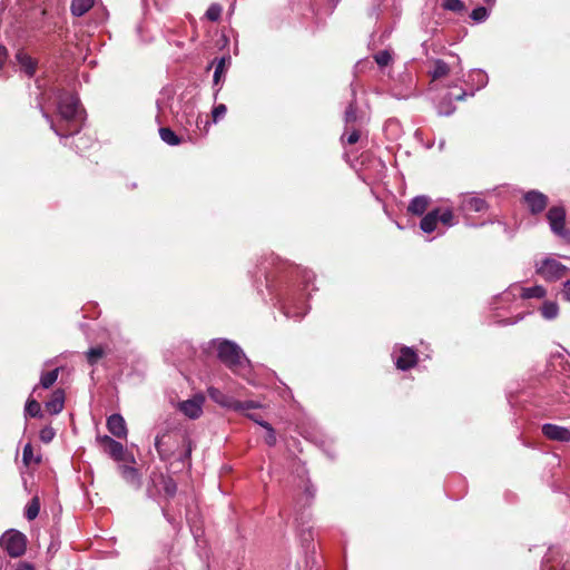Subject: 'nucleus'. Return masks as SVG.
<instances>
[{"instance_id": "nucleus-1", "label": "nucleus", "mask_w": 570, "mask_h": 570, "mask_svg": "<svg viewBox=\"0 0 570 570\" xmlns=\"http://www.w3.org/2000/svg\"><path fill=\"white\" fill-rule=\"evenodd\" d=\"M43 117L50 122L51 129L61 138L76 135L80 131L83 112L79 106V99L69 94H62L58 100L59 119L55 122L46 112Z\"/></svg>"}, {"instance_id": "nucleus-2", "label": "nucleus", "mask_w": 570, "mask_h": 570, "mask_svg": "<svg viewBox=\"0 0 570 570\" xmlns=\"http://www.w3.org/2000/svg\"><path fill=\"white\" fill-rule=\"evenodd\" d=\"M218 358L229 367L234 373L240 374L248 365V360L235 343L223 340L214 341Z\"/></svg>"}, {"instance_id": "nucleus-3", "label": "nucleus", "mask_w": 570, "mask_h": 570, "mask_svg": "<svg viewBox=\"0 0 570 570\" xmlns=\"http://www.w3.org/2000/svg\"><path fill=\"white\" fill-rule=\"evenodd\" d=\"M535 273L547 282H556L561 279L568 272V267L552 257H546L537 262Z\"/></svg>"}, {"instance_id": "nucleus-4", "label": "nucleus", "mask_w": 570, "mask_h": 570, "mask_svg": "<svg viewBox=\"0 0 570 570\" xmlns=\"http://www.w3.org/2000/svg\"><path fill=\"white\" fill-rule=\"evenodd\" d=\"M0 546L10 557H21L26 552V535L13 529L8 530L1 535Z\"/></svg>"}, {"instance_id": "nucleus-5", "label": "nucleus", "mask_w": 570, "mask_h": 570, "mask_svg": "<svg viewBox=\"0 0 570 570\" xmlns=\"http://www.w3.org/2000/svg\"><path fill=\"white\" fill-rule=\"evenodd\" d=\"M551 230L563 238H568L569 232L564 228L566 210L561 206H553L547 214Z\"/></svg>"}, {"instance_id": "nucleus-6", "label": "nucleus", "mask_w": 570, "mask_h": 570, "mask_svg": "<svg viewBox=\"0 0 570 570\" xmlns=\"http://www.w3.org/2000/svg\"><path fill=\"white\" fill-rule=\"evenodd\" d=\"M459 207L462 213L469 215L471 213L485 212L488 209V204L481 197H478L472 194H465L461 197Z\"/></svg>"}, {"instance_id": "nucleus-7", "label": "nucleus", "mask_w": 570, "mask_h": 570, "mask_svg": "<svg viewBox=\"0 0 570 570\" xmlns=\"http://www.w3.org/2000/svg\"><path fill=\"white\" fill-rule=\"evenodd\" d=\"M205 397L202 394L195 395L193 399L183 401L178 404V409L187 417L195 420L198 419L203 413V404Z\"/></svg>"}, {"instance_id": "nucleus-8", "label": "nucleus", "mask_w": 570, "mask_h": 570, "mask_svg": "<svg viewBox=\"0 0 570 570\" xmlns=\"http://www.w3.org/2000/svg\"><path fill=\"white\" fill-rule=\"evenodd\" d=\"M542 434L552 441L570 442V430L552 423H546L541 428Z\"/></svg>"}, {"instance_id": "nucleus-9", "label": "nucleus", "mask_w": 570, "mask_h": 570, "mask_svg": "<svg viewBox=\"0 0 570 570\" xmlns=\"http://www.w3.org/2000/svg\"><path fill=\"white\" fill-rule=\"evenodd\" d=\"M97 441L99 442L104 451L108 453L112 459H115L116 461L122 460L124 445L120 442L114 440L108 435L99 436Z\"/></svg>"}, {"instance_id": "nucleus-10", "label": "nucleus", "mask_w": 570, "mask_h": 570, "mask_svg": "<svg viewBox=\"0 0 570 570\" xmlns=\"http://www.w3.org/2000/svg\"><path fill=\"white\" fill-rule=\"evenodd\" d=\"M524 202L532 214H539L547 207L548 198L540 191L530 190L524 195Z\"/></svg>"}, {"instance_id": "nucleus-11", "label": "nucleus", "mask_w": 570, "mask_h": 570, "mask_svg": "<svg viewBox=\"0 0 570 570\" xmlns=\"http://www.w3.org/2000/svg\"><path fill=\"white\" fill-rule=\"evenodd\" d=\"M108 431L118 439L127 438V426L124 417L120 414H112L107 420Z\"/></svg>"}, {"instance_id": "nucleus-12", "label": "nucleus", "mask_w": 570, "mask_h": 570, "mask_svg": "<svg viewBox=\"0 0 570 570\" xmlns=\"http://www.w3.org/2000/svg\"><path fill=\"white\" fill-rule=\"evenodd\" d=\"M417 355L414 350L410 347H402L400 350V355L395 360V365L397 368L405 371L413 367L416 364Z\"/></svg>"}, {"instance_id": "nucleus-13", "label": "nucleus", "mask_w": 570, "mask_h": 570, "mask_svg": "<svg viewBox=\"0 0 570 570\" xmlns=\"http://www.w3.org/2000/svg\"><path fill=\"white\" fill-rule=\"evenodd\" d=\"M207 393L210 400L217 403L218 405L228 410H234L236 400L233 396L225 394L224 392L214 386H209L207 389Z\"/></svg>"}, {"instance_id": "nucleus-14", "label": "nucleus", "mask_w": 570, "mask_h": 570, "mask_svg": "<svg viewBox=\"0 0 570 570\" xmlns=\"http://www.w3.org/2000/svg\"><path fill=\"white\" fill-rule=\"evenodd\" d=\"M173 434L166 432L161 435H157L155 440V448L161 460L169 459L175 451L174 444H168L167 439L171 438Z\"/></svg>"}, {"instance_id": "nucleus-15", "label": "nucleus", "mask_w": 570, "mask_h": 570, "mask_svg": "<svg viewBox=\"0 0 570 570\" xmlns=\"http://www.w3.org/2000/svg\"><path fill=\"white\" fill-rule=\"evenodd\" d=\"M65 405V392L58 389L52 392L50 399L46 402V410L50 414H59L63 410Z\"/></svg>"}, {"instance_id": "nucleus-16", "label": "nucleus", "mask_w": 570, "mask_h": 570, "mask_svg": "<svg viewBox=\"0 0 570 570\" xmlns=\"http://www.w3.org/2000/svg\"><path fill=\"white\" fill-rule=\"evenodd\" d=\"M118 470H119V473L120 475L124 478V480L135 487V488H139L140 487V475L138 473V470L134 466H130V465H126V464H120L118 466Z\"/></svg>"}, {"instance_id": "nucleus-17", "label": "nucleus", "mask_w": 570, "mask_h": 570, "mask_svg": "<svg viewBox=\"0 0 570 570\" xmlns=\"http://www.w3.org/2000/svg\"><path fill=\"white\" fill-rule=\"evenodd\" d=\"M284 314L288 318H294L296 321L301 320L307 313V305L305 302L299 301L296 304H287L283 306Z\"/></svg>"}, {"instance_id": "nucleus-18", "label": "nucleus", "mask_w": 570, "mask_h": 570, "mask_svg": "<svg viewBox=\"0 0 570 570\" xmlns=\"http://www.w3.org/2000/svg\"><path fill=\"white\" fill-rule=\"evenodd\" d=\"M16 60L20 65L21 70L29 77H32L36 72V62L23 51H18Z\"/></svg>"}, {"instance_id": "nucleus-19", "label": "nucleus", "mask_w": 570, "mask_h": 570, "mask_svg": "<svg viewBox=\"0 0 570 570\" xmlns=\"http://www.w3.org/2000/svg\"><path fill=\"white\" fill-rule=\"evenodd\" d=\"M430 204V198L428 196L421 195L414 197L407 207L409 213L413 215L421 216L425 213Z\"/></svg>"}, {"instance_id": "nucleus-20", "label": "nucleus", "mask_w": 570, "mask_h": 570, "mask_svg": "<svg viewBox=\"0 0 570 570\" xmlns=\"http://www.w3.org/2000/svg\"><path fill=\"white\" fill-rule=\"evenodd\" d=\"M438 214L439 209H434L430 213H428L420 223V227L424 233H432L436 229L438 226Z\"/></svg>"}, {"instance_id": "nucleus-21", "label": "nucleus", "mask_w": 570, "mask_h": 570, "mask_svg": "<svg viewBox=\"0 0 570 570\" xmlns=\"http://www.w3.org/2000/svg\"><path fill=\"white\" fill-rule=\"evenodd\" d=\"M94 6V0H72L71 12L73 16L81 17Z\"/></svg>"}, {"instance_id": "nucleus-22", "label": "nucleus", "mask_w": 570, "mask_h": 570, "mask_svg": "<svg viewBox=\"0 0 570 570\" xmlns=\"http://www.w3.org/2000/svg\"><path fill=\"white\" fill-rule=\"evenodd\" d=\"M519 289L522 298H543L547 294L546 288L541 285L520 287Z\"/></svg>"}, {"instance_id": "nucleus-23", "label": "nucleus", "mask_w": 570, "mask_h": 570, "mask_svg": "<svg viewBox=\"0 0 570 570\" xmlns=\"http://www.w3.org/2000/svg\"><path fill=\"white\" fill-rule=\"evenodd\" d=\"M541 315L546 318V320H553L558 316L559 314V306L556 302H552V301H546L541 308Z\"/></svg>"}, {"instance_id": "nucleus-24", "label": "nucleus", "mask_w": 570, "mask_h": 570, "mask_svg": "<svg viewBox=\"0 0 570 570\" xmlns=\"http://www.w3.org/2000/svg\"><path fill=\"white\" fill-rule=\"evenodd\" d=\"M159 136L161 140L169 146H177L180 144V138L168 127L160 128Z\"/></svg>"}, {"instance_id": "nucleus-25", "label": "nucleus", "mask_w": 570, "mask_h": 570, "mask_svg": "<svg viewBox=\"0 0 570 570\" xmlns=\"http://www.w3.org/2000/svg\"><path fill=\"white\" fill-rule=\"evenodd\" d=\"M58 375H59V368H55L50 372L42 373L40 376L39 385L42 389L51 387L56 383Z\"/></svg>"}, {"instance_id": "nucleus-26", "label": "nucleus", "mask_w": 570, "mask_h": 570, "mask_svg": "<svg viewBox=\"0 0 570 570\" xmlns=\"http://www.w3.org/2000/svg\"><path fill=\"white\" fill-rule=\"evenodd\" d=\"M358 120H360V118H358V116L356 114V107L352 102V104L348 105V107L345 110V115H344L345 128L350 129V126L351 127L352 126H356Z\"/></svg>"}, {"instance_id": "nucleus-27", "label": "nucleus", "mask_w": 570, "mask_h": 570, "mask_svg": "<svg viewBox=\"0 0 570 570\" xmlns=\"http://www.w3.org/2000/svg\"><path fill=\"white\" fill-rule=\"evenodd\" d=\"M452 97L446 95L438 105V112L441 116H450L455 110L452 104Z\"/></svg>"}, {"instance_id": "nucleus-28", "label": "nucleus", "mask_w": 570, "mask_h": 570, "mask_svg": "<svg viewBox=\"0 0 570 570\" xmlns=\"http://www.w3.org/2000/svg\"><path fill=\"white\" fill-rule=\"evenodd\" d=\"M39 511H40V501L37 497H35L27 504L26 510H24V515L29 521H31L38 517Z\"/></svg>"}, {"instance_id": "nucleus-29", "label": "nucleus", "mask_w": 570, "mask_h": 570, "mask_svg": "<svg viewBox=\"0 0 570 570\" xmlns=\"http://www.w3.org/2000/svg\"><path fill=\"white\" fill-rule=\"evenodd\" d=\"M262 407V404L257 401H237L235 402L234 411L242 412L244 414L249 413L252 410Z\"/></svg>"}, {"instance_id": "nucleus-30", "label": "nucleus", "mask_w": 570, "mask_h": 570, "mask_svg": "<svg viewBox=\"0 0 570 570\" xmlns=\"http://www.w3.org/2000/svg\"><path fill=\"white\" fill-rule=\"evenodd\" d=\"M360 139V131L357 126H350V129L345 128V132L342 136V141L348 145H354Z\"/></svg>"}, {"instance_id": "nucleus-31", "label": "nucleus", "mask_w": 570, "mask_h": 570, "mask_svg": "<svg viewBox=\"0 0 570 570\" xmlns=\"http://www.w3.org/2000/svg\"><path fill=\"white\" fill-rule=\"evenodd\" d=\"M449 71H450V69H449L448 63L444 62L443 60L439 59L434 62V68L431 71V76L433 79H439V78L446 76L449 73Z\"/></svg>"}, {"instance_id": "nucleus-32", "label": "nucleus", "mask_w": 570, "mask_h": 570, "mask_svg": "<svg viewBox=\"0 0 570 570\" xmlns=\"http://www.w3.org/2000/svg\"><path fill=\"white\" fill-rule=\"evenodd\" d=\"M24 412L31 417H38L41 415L40 404L35 399H29L26 403Z\"/></svg>"}, {"instance_id": "nucleus-33", "label": "nucleus", "mask_w": 570, "mask_h": 570, "mask_svg": "<svg viewBox=\"0 0 570 570\" xmlns=\"http://www.w3.org/2000/svg\"><path fill=\"white\" fill-rule=\"evenodd\" d=\"M22 460L26 465H30L31 463L40 462V458L33 455V449L30 443L26 444L23 448Z\"/></svg>"}, {"instance_id": "nucleus-34", "label": "nucleus", "mask_w": 570, "mask_h": 570, "mask_svg": "<svg viewBox=\"0 0 570 570\" xmlns=\"http://www.w3.org/2000/svg\"><path fill=\"white\" fill-rule=\"evenodd\" d=\"M442 8L448 11L462 12L465 6L461 0H443Z\"/></svg>"}, {"instance_id": "nucleus-35", "label": "nucleus", "mask_w": 570, "mask_h": 570, "mask_svg": "<svg viewBox=\"0 0 570 570\" xmlns=\"http://www.w3.org/2000/svg\"><path fill=\"white\" fill-rule=\"evenodd\" d=\"M374 60L380 67H386L392 61V55L389 50H382L374 56Z\"/></svg>"}, {"instance_id": "nucleus-36", "label": "nucleus", "mask_w": 570, "mask_h": 570, "mask_svg": "<svg viewBox=\"0 0 570 570\" xmlns=\"http://www.w3.org/2000/svg\"><path fill=\"white\" fill-rule=\"evenodd\" d=\"M470 17L475 22H483L489 17V12L485 7L480 6L472 10Z\"/></svg>"}, {"instance_id": "nucleus-37", "label": "nucleus", "mask_w": 570, "mask_h": 570, "mask_svg": "<svg viewBox=\"0 0 570 570\" xmlns=\"http://www.w3.org/2000/svg\"><path fill=\"white\" fill-rule=\"evenodd\" d=\"M105 355V351L101 347H92L87 352V360L89 364L94 365Z\"/></svg>"}, {"instance_id": "nucleus-38", "label": "nucleus", "mask_w": 570, "mask_h": 570, "mask_svg": "<svg viewBox=\"0 0 570 570\" xmlns=\"http://www.w3.org/2000/svg\"><path fill=\"white\" fill-rule=\"evenodd\" d=\"M438 220L444 224L445 226L454 225V216L451 209L440 210L438 214Z\"/></svg>"}, {"instance_id": "nucleus-39", "label": "nucleus", "mask_w": 570, "mask_h": 570, "mask_svg": "<svg viewBox=\"0 0 570 570\" xmlns=\"http://www.w3.org/2000/svg\"><path fill=\"white\" fill-rule=\"evenodd\" d=\"M222 7L217 3H213L207 9L205 16L210 21H217L220 18L222 14Z\"/></svg>"}, {"instance_id": "nucleus-40", "label": "nucleus", "mask_w": 570, "mask_h": 570, "mask_svg": "<svg viewBox=\"0 0 570 570\" xmlns=\"http://www.w3.org/2000/svg\"><path fill=\"white\" fill-rule=\"evenodd\" d=\"M470 77L478 82V89L483 88L488 83V76L482 70H473Z\"/></svg>"}, {"instance_id": "nucleus-41", "label": "nucleus", "mask_w": 570, "mask_h": 570, "mask_svg": "<svg viewBox=\"0 0 570 570\" xmlns=\"http://www.w3.org/2000/svg\"><path fill=\"white\" fill-rule=\"evenodd\" d=\"M56 435L55 430L51 426H45L40 430L39 438L43 443H49Z\"/></svg>"}, {"instance_id": "nucleus-42", "label": "nucleus", "mask_w": 570, "mask_h": 570, "mask_svg": "<svg viewBox=\"0 0 570 570\" xmlns=\"http://www.w3.org/2000/svg\"><path fill=\"white\" fill-rule=\"evenodd\" d=\"M265 430H266V436H265V442L272 446L276 443V434H275V430L272 428V425L269 423H264V426H263Z\"/></svg>"}, {"instance_id": "nucleus-43", "label": "nucleus", "mask_w": 570, "mask_h": 570, "mask_svg": "<svg viewBox=\"0 0 570 570\" xmlns=\"http://www.w3.org/2000/svg\"><path fill=\"white\" fill-rule=\"evenodd\" d=\"M226 111L227 108L224 104L215 106L212 111L214 122H217L219 119H222L226 115Z\"/></svg>"}, {"instance_id": "nucleus-44", "label": "nucleus", "mask_w": 570, "mask_h": 570, "mask_svg": "<svg viewBox=\"0 0 570 570\" xmlns=\"http://www.w3.org/2000/svg\"><path fill=\"white\" fill-rule=\"evenodd\" d=\"M164 490H165V492H166L168 495H170V497H173V495L176 493V491H177V485H176V483L173 481V479H167V480H165V482H164Z\"/></svg>"}, {"instance_id": "nucleus-45", "label": "nucleus", "mask_w": 570, "mask_h": 570, "mask_svg": "<svg viewBox=\"0 0 570 570\" xmlns=\"http://www.w3.org/2000/svg\"><path fill=\"white\" fill-rule=\"evenodd\" d=\"M224 67H225V60L220 59V61L217 63V66L215 68V72H214V82L215 83H217L219 81L220 75L224 71Z\"/></svg>"}, {"instance_id": "nucleus-46", "label": "nucleus", "mask_w": 570, "mask_h": 570, "mask_svg": "<svg viewBox=\"0 0 570 570\" xmlns=\"http://www.w3.org/2000/svg\"><path fill=\"white\" fill-rule=\"evenodd\" d=\"M249 420L254 421L255 423L259 424L261 426H264V423H267L266 421L262 420L261 415L249 412L245 414Z\"/></svg>"}, {"instance_id": "nucleus-47", "label": "nucleus", "mask_w": 570, "mask_h": 570, "mask_svg": "<svg viewBox=\"0 0 570 570\" xmlns=\"http://www.w3.org/2000/svg\"><path fill=\"white\" fill-rule=\"evenodd\" d=\"M561 294H562L563 299L570 302V281H566L563 283Z\"/></svg>"}, {"instance_id": "nucleus-48", "label": "nucleus", "mask_w": 570, "mask_h": 570, "mask_svg": "<svg viewBox=\"0 0 570 570\" xmlns=\"http://www.w3.org/2000/svg\"><path fill=\"white\" fill-rule=\"evenodd\" d=\"M314 493H315V490L309 487V485H306L305 488V500L307 503H309L312 501V499L314 498Z\"/></svg>"}, {"instance_id": "nucleus-49", "label": "nucleus", "mask_w": 570, "mask_h": 570, "mask_svg": "<svg viewBox=\"0 0 570 570\" xmlns=\"http://www.w3.org/2000/svg\"><path fill=\"white\" fill-rule=\"evenodd\" d=\"M8 57V52L6 47L0 46V69L2 68L3 63L6 62Z\"/></svg>"}, {"instance_id": "nucleus-50", "label": "nucleus", "mask_w": 570, "mask_h": 570, "mask_svg": "<svg viewBox=\"0 0 570 570\" xmlns=\"http://www.w3.org/2000/svg\"><path fill=\"white\" fill-rule=\"evenodd\" d=\"M17 570H35L33 566L28 562H21L18 564Z\"/></svg>"}, {"instance_id": "nucleus-51", "label": "nucleus", "mask_w": 570, "mask_h": 570, "mask_svg": "<svg viewBox=\"0 0 570 570\" xmlns=\"http://www.w3.org/2000/svg\"><path fill=\"white\" fill-rule=\"evenodd\" d=\"M466 96V92L465 91H462L460 95L455 96L454 99L455 100H463Z\"/></svg>"}, {"instance_id": "nucleus-52", "label": "nucleus", "mask_w": 570, "mask_h": 570, "mask_svg": "<svg viewBox=\"0 0 570 570\" xmlns=\"http://www.w3.org/2000/svg\"><path fill=\"white\" fill-rule=\"evenodd\" d=\"M190 453H191V446H190V444H188L187 449H186V452H185V458H189Z\"/></svg>"}, {"instance_id": "nucleus-53", "label": "nucleus", "mask_w": 570, "mask_h": 570, "mask_svg": "<svg viewBox=\"0 0 570 570\" xmlns=\"http://www.w3.org/2000/svg\"><path fill=\"white\" fill-rule=\"evenodd\" d=\"M395 96L399 97V98H409V97L412 96V92H409V94H405V95H397V94H395Z\"/></svg>"}, {"instance_id": "nucleus-54", "label": "nucleus", "mask_w": 570, "mask_h": 570, "mask_svg": "<svg viewBox=\"0 0 570 570\" xmlns=\"http://www.w3.org/2000/svg\"><path fill=\"white\" fill-rule=\"evenodd\" d=\"M85 139V137H78L77 138V145H76V148L80 149V142Z\"/></svg>"}, {"instance_id": "nucleus-55", "label": "nucleus", "mask_w": 570, "mask_h": 570, "mask_svg": "<svg viewBox=\"0 0 570 570\" xmlns=\"http://www.w3.org/2000/svg\"><path fill=\"white\" fill-rule=\"evenodd\" d=\"M374 1V7H380L381 3L383 2V0H373Z\"/></svg>"}, {"instance_id": "nucleus-56", "label": "nucleus", "mask_w": 570, "mask_h": 570, "mask_svg": "<svg viewBox=\"0 0 570 570\" xmlns=\"http://www.w3.org/2000/svg\"><path fill=\"white\" fill-rule=\"evenodd\" d=\"M494 1H495V0H484V2H485L487 4H490V6H492V4L494 3Z\"/></svg>"}, {"instance_id": "nucleus-57", "label": "nucleus", "mask_w": 570, "mask_h": 570, "mask_svg": "<svg viewBox=\"0 0 570 570\" xmlns=\"http://www.w3.org/2000/svg\"><path fill=\"white\" fill-rule=\"evenodd\" d=\"M541 570H547V567L544 563L542 564Z\"/></svg>"}]
</instances>
